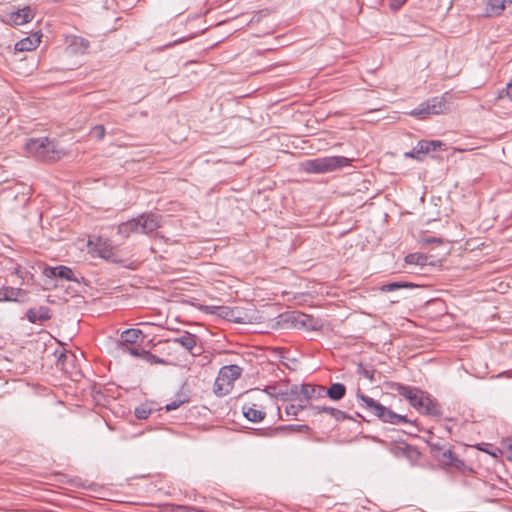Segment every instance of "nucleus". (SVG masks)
<instances>
[{
    "label": "nucleus",
    "instance_id": "1",
    "mask_svg": "<svg viewBox=\"0 0 512 512\" xmlns=\"http://www.w3.org/2000/svg\"><path fill=\"white\" fill-rule=\"evenodd\" d=\"M394 389L399 395L403 396L419 413L437 417L441 415L438 402L428 393L420 390L419 388L396 383L394 385Z\"/></svg>",
    "mask_w": 512,
    "mask_h": 512
},
{
    "label": "nucleus",
    "instance_id": "2",
    "mask_svg": "<svg viewBox=\"0 0 512 512\" xmlns=\"http://www.w3.org/2000/svg\"><path fill=\"white\" fill-rule=\"evenodd\" d=\"M161 226V216L155 213H142L139 216L122 222L118 225L117 232L124 238L131 234H150Z\"/></svg>",
    "mask_w": 512,
    "mask_h": 512
},
{
    "label": "nucleus",
    "instance_id": "3",
    "mask_svg": "<svg viewBox=\"0 0 512 512\" xmlns=\"http://www.w3.org/2000/svg\"><path fill=\"white\" fill-rule=\"evenodd\" d=\"M350 162L351 159L344 156H326L305 160L301 167L306 173L323 174L346 167Z\"/></svg>",
    "mask_w": 512,
    "mask_h": 512
},
{
    "label": "nucleus",
    "instance_id": "4",
    "mask_svg": "<svg viewBox=\"0 0 512 512\" xmlns=\"http://www.w3.org/2000/svg\"><path fill=\"white\" fill-rule=\"evenodd\" d=\"M242 368L236 364L223 366L214 383V392L218 396L227 395L232 387L235 380H237L242 374Z\"/></svg>",
    "mask_w": 512,
    "mask_h": 512
},
{
    "label": "nucleus",
    "instance_id": "5",
    "mask_svg": "<svg viewBox=\"0 0 512 512\" xmlns=\"http://www.w3.org/2000/svg\"><path fill=\"white\" fill-rule=\"evenodd\" d=\"M436 96L428 99L426 102L421 103L417 108L413 109L409 114L419 119H425L429 115H438L446 112L449 109L446 96Z\"/></svg>",
    "mask_w": 512,
    "mask_h": 512
},
{
    "label": "nucleus",
    "instance_id": "6",
    "mask_svg": "<svg viewBox=\"0 0 512 512\" xmlns=\"http://www.w3.org/2000/svg\"><path fill=\"white\" fill-rule=\"evenodd\" d=\"M357 398L360 401L362 408L369 411L374 416L378 417L381 421L389 424L395 423L396 413L388 407L382 405L373 398L364 395L360 391L357 392Z\"/></svg>",
    "mask_w": 512,
    "mask_h": 512
},
{
    "label": "nucleus",
    "instance_id": "7",
    "mask_svg": "<svg viewBox=\"0 0 512 512\" xmlns=\"http://www.w3.org/2000/svg\"><path fill=\"white\" fill-rule=\"evenodd\" d=\"M25 149L28 154L42 159L52 160L54 159V144L47 138H31L25 144Z\"/></svg>",
    "mask_w": 512,
    "mask_h": 512
},
{
    "label": "nucleus",
    "instance_id": "8",
    "mask_svg": "<svg viewBox=\"0 0 512 512\" xmlns=\"http://www.w3.org/2000/svg\"><path fill=\"white\" fill-rule=\"evenodd\" d=\"M204 309L207 313L217 315L230 322L239 324L250 322L249 315L241 307L205 306Z\"/></svg>",
    "mask_w": 512,
    "mask_h": 512
},
{
    "label": "nucleus",
    "instance_id": "9",
    "mask_svg": "<svg viewBox=\"0 0 512 512\" xmlns=\"http://www.w3.org/2000/svg\"><path fill=\"white\" fill-rule=\"evenodd\" d=\"M88 246L90 248V251L95 253L98 257L113 262L117 261L115 247L112 245L109 239L102 237H94L92 239H89Z\"/></svg>",
    "mask_w": 512,
    "mask_h": 512
},
{
    "label": "nucleus",
    "instance_id": "10",
    "mask_svg": "<svg viewBox=\"0 0 512 512\" xmlns=\"http://www.w3.org/2000/svg\"><path fill=\"white\" fill-rule=\"evenodd\" d=\"M442 146H444V144L439 140H420L416 146L413 147L411 151L406 152L404 156L421 161L427 154L441 149Z\"/></svg>",
    "mask_w": 512,
    "mask_h": 512
},
{
    "label": "nucleus",
    "instance_id": "11",
    "mask_svg": "<svg viewBox=\"0 0 512 512\" xmlns=\"http://www.w3.org/2000/svg\"><path fill=\"white\" fill-rule=\"evenodd\" d=\"M283 431L310 433L311 428L305 424H301V425L291 424V425L279 426V427H275V428L260 429L258 434L261 436H264V437H274Z\"/></svg>",
    "mask_w": 512,
    "mask_h": 512
},
{
    "label": "nucleus",
    "instance_id": "12",
    "mask_svg": "<svg viewBox=\"0 0 512 512\" xmlns=\"http://www.w3.org/2000/svg\"><path fill=\"white\" fill-rule=\"evenodd\" d=\"M34 17V13L29 6H26L17 11L11 12L8 15L7 21L12 25H23L30 22Z\"/></svg>",
    "mask_w": 512,
    "mask_h": 512
},
{
    "label": "nucleus",
    "instance_id": "13",
    "mask_svg": "<svg viewBox=\"0 0 512 512\" xmlns=\"http://www.w3.org/2000/svg\"><path fill=\"white\" fill-rule=\"evenodd\" d=\"M436 457L443 466L454 467L456 469H460L464 466V462L459 459L450 449L439 451Z\"/></svg>",
    "mask_w": 512,
    "mask_h": 512
},
{
    "label": "nucleus",
    "instance_id": "14",
    "mask_svg": "<svg viewBox=\"0 0 512 512\" xmlns=\"http://www.w3.org/2000/svg\"><path fill=\"white\" fill-rule=\"evenodd\" d=\"M318 395H324V397H329L333 401L341 400L346 394V387L344 384L336 382L330 385L329 388L324 387V389H318Z\"/></svg>",
    "mask_w": 512,
    "mask_h": 512
},
{
    "label": "nucleus",
    "instance_id": "15",
    "mask_svg": "<svg viewBox=\"0 0 512 512\" xmlns=\"http://www.w3.org/2000/svg\"><path fill=\"white\" fill-rule=\"evenodd\" d=\"M171 341L175 344H179L184 349L189 351L192 355H195L192 350L197 344V336L189 332H184L181 335L174 337Z\"/></svg>",
    "mask_w": 512,
    "mask_h": 512
},
{
    "label": "nucleus",
    "instance_id": "16",
    "mask_svg": "<svg viewBox=\"0 0 512 512\" xmlns=\"http://www.w3.org/2000/svg\"><path fill=\"white\" fill-rule=\"evenodd\" d=\"M140 337H144L143 332L140 329H126L120 335L119 347L136 344Z\"/></svg>",
    "mask_w": 512,
    "mask_h": 512
},
{
    "label": "nucleus",
    "instance_id": "17",
    "mask_svg": "<svg viewBox=\"0 0 512 512\" xmlns=\"http://www.w3.org/2000/svg\"><path fill=\"white\" fill-rule=\"evenodd\" d=\"M510 4H512V0H487L485 16H498Z\"/></svg>",
    "mask_w": 512,
    "mask_h": 512
},
{
    "label": "nucleus",
    "instance_id": "18",
    "mask_svg": "<svg viewBox=\"0 0 512 512\" xmlns=\"http://www.w3.org/2000/svg\"><path fill=\"white\" fill-rule=\"evenodd\" d=\"M3 298L4 302H18L24 301L27 296V291L22 288H14L10 286H3Z\"/></svg>",
    "mask_w": 512,
    "mask_h": 512
},
{
    "label": "nucleus",
    "instance_id": "19",
    "mask_svg": "<svg viewBox=\"0 0 512 512\" xmlns=\"http://www.w3.org/2000/svg\"><path fill=\"white\" fill-rule=\"evenodd\" d=\"M314 414L327 413L332 418H334L337 422L344 421L345 419H349L350 417L344 412L337 408L328 407V406H311Z\"/></svg>",
    "mask_w": 512,
    "mask_h": 512
},
{
    "label": "nucleus",
    "instance_id": "20",
    "mask_svg": "<svg viewBox=\"0 0 512 512\" xmlns=\"http://www.w3.org/2000/svg\"><path fill=\"white\" fill-rule=\"evenodd\" d=\"M40 43V35L33 34L21 39L15 44V50L24 52L34 50Z\"/></svg>",
    "mask_w": 512,
    "mask_h": 512
},
{
    "label": "nucleus",
    "instance_id": "21",
    "mask_svg": "<svg viewBox=\"0 0 512 512\" xmlns=\"http://www.w3.org/2000/svg\"><path fill=\"white\" fill-rule=\"evenodd\" d=\"M242 410L244 417L251 422H261L266 417L265 411L257 408L256 404L251 406H243Z\"/></svg>",
    "mask_w": 512,
    "mask_h": 512
},
{
    "label": "nucleus",
    "instance_id": "22",
    "mask_svg": "<svg viewBox=\"0 0 512 512\" xmlns=\"http://www.w3.org/2000/svg\"><path fill=\"white\" fill-rule=\"evenodd\" d=\"M69 47L74 53L84 54L89 48V41L83 37L73 36L70 39Z\"/></svg>",
    "mask_w": 512,
    "mask_h": 512
},
{
    "label": "nucleus",
    "instance_id": "23",
    "mask_svg": "<svg viewBox=\"0 0 512 512\" xmlns=\"http://www.w3.org/2000/svg\"><path fill=\"white\" fill-rule=\"evenodd\" d=\"M303 391V400L308 401L311 399H320L323 398L324 395H318L319 390L318 389H324V386L322 385H312V384H302Z\"/></svg>",
    "mask_w": 512,
    "mask_h": 512
},
{
    "label": "nucleus",
    "instance_id": "24",
    "mask_svg": "<svg viewBox=\"0 0 512 512\" xmlns=\"http://www.w3.org/2000/svg\"><path fill=\"white\" fill-rule=\"evenodd\" d=\"M407 264L425 266L428 264V257L421 253H411L405 257Z\"/></svg>",
    "mask_w": 512,
    "mask_h": 512
},
{
    "label": "nucleus",
    "instance_id": "25",
    "mask_svg": "<svg viewBox=\"0 0 512 512\" xmlns=\"http://www.w3.org/2000/svg\"><path fill=\"white\" fill-rule=\"evenodd\" d=\"M404 449L406 450L403 454L404 458L408 459L411 463L418 461L420 453L417 448L408 444H404Z\"/></svg>",
    "mask_w": 512,
    "mask_h": 512
},
{
    "label": "nucleus",
    "instance_id": "26",
    "mask_svg": "<svg viewBox=\"0 0 512 512\" xmlns=\"http://www.w3.org/2000/svg\"><path fill=\"white\" fill-rule=\"evenodd\" d=\"M57 277L68 281H76L71 268L67 266H57Z\"/></svg>",
    "mask_w": 512,
    "mask_h": 512
},
{
    "label": "nucleus",
    "instance_id": "27",
    "mask_svg": "<svg viewBox=\"0 0 512 512\" xmlns=\"http://www.w3.org/2000/svg\"><path fill=\"white\" fill-rule=\"evenodd\" d=\"M141 358L145 362H147V363H149L151 365H153V364H164L165 363L164 359L159 358L158 356L152 354L150 351H146V350H142L141 351Z\"/></svg>",
    "mask_w": 512,
    "mask_h": 512
},
{
    "label": "nucleus",
    "instance_id": "28",
    "mask_svg": "<svg viewBox=\"0 0 512 512\" xmlns=\"http://www.w3.org/2000/svg\"><path fill=\"white\" fill-rule=\"evenodd\" d=\"M407 287H413V284L408 283V282H391V283L383 285L381 287V290L384 292H390V291L398 290L400 288H407Z\"/></svg>",
    "mask_w": 512,
    "mask_h": 512
},
{
    "label": "nucleus",
    "instance_id": "29",
    "mask_svg": "<svg viewBox=\"0 0 512 512\" xmlns=\"http://www.w3.org/2000/svg\"><path fill=\"white\" fill-rule=\"evenodd\" d=\"M302 388V385H292L290 388H289V392L288 394L292 397L293 400H299L300 402L303 401V389H300Z\"/></svg>",
    "mask_w": 512,
    "mask_h": 512
},
{
    "label": "nucleus",
    "instance_id": "30",
    "mask_svg": "<svg viewBox=\"0 0 512 512\" xmlns=\"http://www.w3.org/2000/svg\"><path fill=\"white\" fill-rule=\"evenodd\" d=\"M304 408H306V405L302 404L301 402L298 404H290L286 406L285 412L289 416H296Z\"/></svg>",
    "mask_w": 512,
    "mask_h": 512
},
{
    "label": "nucleus",
    "instance_id": "31",
    "mask_svg": "<svg viewBox=\"0 0 512 512\" xmlns=\"http://www.w3.org/2000/svg\"><path fill=\"white\" fill-rule=\"evenodd\" d=\"M38 319H40V323H43L51 318V310L46 306H41L37 310Z\"/></svg>",
    "mask_w": 512,
    "mask_h": 512
},
{
    "label": "nucleus",
    "instance_id": "32",
    "mask_svg": "<svg viewBox=\"0 0 512 512\" xmlns=\"http://www.w3.org/2000/svg\"><path fill=\"white\" fill-rule=\"evenodd\" d=\"M150 413H151V409H149L145 406L135 408V416L137 419H140V420L147 419L149 417Z\"/></svg>",
    "mask_w": 512,
    "mask_h": 512
},
{
    "label": "nucleus",
    "instance_id": "33",
    "mask_svg": "<svg viewBox=\"0 0 512 512\" xmlns=\"http://www.w3.org/2000/svg\"><path fill=\"white\" fill-rule=\"evenodd\" d=\"M91 135L98 140H102L105 136V128L103 125H96L91 129Z\"/></svg>",
    "mask_w": 512,
    "mask_h": 512
},
{
    "label": "nucleus",
    "instance_id": "34",
    "mask_svg": "<svg viewBox=\"0 0 512 512\" xmlns=\"http://www.w3.org/2000/svg\"><path fill=\"white\" fill-rule=\"evenodd\" d=\"M120 349L125 354H130L134 357H141L142 350H140L138 347L129 345V346L120 347Z\"/></svg>",
    "mask_w": 512,
    "mask_h": 512
},
{
    "label": "nucleus",
    "instance_id": "35",
    "mask_svg": "<svg viewBox=\"0 0 512 512\" xmlns=\"http://www.w3.org/2000/svg\"><path fill=\"white\" fill-rule=\"evenodd\" d=\"M26 316H27V319L29 322L35 324L37 322L40 323V319H38V313H37V310L34 309V308H30L27 310V313H26Z\"/></svg>",
    "mask_w": 512,
    "mask_h": 512
},
{
    "label": "nucleus",
    "instance_id": "36",
    "mask_svg": "<svg viewBox=\"0 0 512 512\" xmlns=\"http://www.w3.org/2000/svg\"><path fill=\"white\" fill-rule=\"evenodd\" d=\"M309 316L305 314L298 315L297 318H295V325L299 327H306V322L309 321Z\"/></svg>",
    "mask_w": 512,
    "mask_h": 512
},
{
    "label": "nucleus",
    "instance_id": "37",
    "mask_svg": "<svg viewBox=\"0 0 512 512\" xmlns=\"http://www.w3.org/2000/svg\"><path fill=\"white\" fill-rule=\"evenodd\" d=\"M185 402V400H174V401H171L170 403H167L165 405V409L166 411H172V410H175L177 409L181 404H183Z\"/></svg>",
    "mask_w": 512,
    "mask_h": 512
},
{
    "label": "nucleus",
    "instance_id": "38",
    "mask_svg": "<svg viewBox=\"0 0 512 512\" xmlns=\"http://www.w3.org/2000/svg\"><path fill=\"white\" fill-rule=\"evenodd\" d=\"M392 453L396 456V457H403V454L404 452L406 451L404 449V444H400V445H396L394 446L392 449H391Z\"/></svg>",
    "mask_w": 512,
    "mask_h": 512
},
{
    "label": "nucleus",
    "instance_id": "39",
    "mask_svg": "<svg viewBox=\"0 0 512 512\" xmlns=\"http://www.w3.org/2000/svg\"><path fill=\"white\" fill-rule=\"evenodd\" d=\"M287 351L284 348H275L274 354L280 359L281 362L284 363V359H288L286 357Z\"/></svg>",
    "mask_w": 512,
    "mask_h": 512
},
{
    "label": "nucleus",
    "instance_id": "40",
    "mask_svg": "<svg viewBox=\"0 0 512 512\" xmlns=\"http://www.w3.org/2000/svg\"><path fill=\"white\" fill-rule=\"evenodd\" d=\"M394 421H395L394 425H398V424H402V423H411V421L405 415H400L397 413H396V417H395Z\"/></svg>",
    "mask_w": 512,
    "mask_h": 512
},
{
    "label": "nucleus",
    "instance_id": "41",
    "mask_svg": "<svg viewBox=\"0 0 512 512\" xmlns=\"http://www.w3.org/2000/svg\"><path fill=\"white\" fill-rule=\"evenodd\" d=\"M263 391L265 393H267L271 397H274V396L277 395V388H276V386H266Z\"/></svg>",
    "mask_w": 512,
    "mask_h": 512
},
{
    "label": "nucleus",
    "instance_id": "42",
    "mask_svg": "<svg viewBox=\"0 0 512 512\" xmlns=\"http://www.w3.org/2000/svg\"><path fill=\"white\" fill-rule=\"evenodd\" d=\"M57 267H49L45 269V275L47 277H57Z\"/></svg>",
    "mask_w": 512,
    "mask_h": 512
},
{
    "label": "nucleus",
    "instance_id": "43",
    "mask_svg": "<svg viewBox=\"0 0 512 512\" xmlns=\"http://www.w3.org/2000/svg\"><path fill=\"white\" fill-rule=\"evenodd\" d=\"M179 509L181 512H198V508L192 506H180Z\"/></svg>",
    "mask_w": 512,
    "mask_h": 512
},
{
    "label": "nucleus",
    "instance_id": "44",
    "mask_svg": "<svg viewBox=\"0 0 512 512\" xmlns=\"http://www.w3.org/2000/svg\"><path fill=\"white\" fill-rule=\"evenodd\" d=\"M424 243H442V240L440 238H436V237H428V238H425L424 240Z\"/></svg>",
    "mask_w": 512,
    "mask_h": 512
},
{
    "label": "nucleus",
    "instance_id": "45",
    "mask_svg": "<svg viewBox=\"0 0 512 512\" xmlns=\"http://www.w3.org/2000/svg\"><path fill=\"white\" fill-rule=\"evenodd\" d=\"M506 94L512 100V81L506 86Z\"/></svg>",
    "mask_w": 512,
    "mask_h": 512
},
{
    "label": "nucleus",
    "instance_id": "46",
    "mask_svg": "<svg viewBox=\"0 0 512 512\" xmlns=\"http://www.w3.org/2000/svg\"><path fill=\"white\" fill-rule=\"evenodd\" d=\"M507 454L508 458L512 460V439L509 441V444L507 446Z\"/></svg>",
    "mask_w": 512,
    "mask_h": 512
},
{
    "label": "nucleus",
    "instance_id": "47",
    "mask_svg": "<svg viewBox=\"0 0 512 512\" xmlns=\"http://www.w3.org/2000/svg\"><path fill=\"white\" fill-rule=\"evenodd\" d=\"M67 358H68V355H67L65 352H62V353L59 355V357H58V361H59V362H64V361H66V360H67Z\"/></svg>",
    "mask_w": 512,
    "mask_h": 512
},
{
    "label": "nucleus",
    "instance_id": "48",
    "mask_svg": "<svg viewBox=\"0 0 512 512\" xmlns=\"http://www.w3.org/2000/svg\"><path fill=\"white\" fill-rule=\"evenodd\" d=\"M180 42H182V39H178V40L174 41L173 43L166 45V47H171V46H173V45H175L177 43H180Z\"/></svg>",
    "mask_w": 512,
    "mask_h": 512
},
{
    "label": "nucleus",
    "instance_id": "49",
    "mask_svg": "<svg viewBox=\"0 0 512 512\" xmlns=\"http://www.w3.org/2000/svg\"><path fill=\"white\" fill-rule=\"evenodd\" d=\"M15 274L22 277L20 267L15 268Z\"/></svg>",
    "mask_w": 512,
    "mask_h": 512
},
{
    "label": "nucleus",
    "instance_id": "50",
    "mask_svg": "<svg viewBox=\"0 0 512 512\" xmlns=\"http://www.w3.org/2000/svg\"><path fill=\"white\" fill-rule=\"evenodd\" d=\"M3 293H4V292H3V287H1V288H0V302H3V301H4V299H2V298H3Z\"/></svg>",
    "mask_w": 512,
    "mask_h": 512
},
{
    "label": "nucleus",
    "instance_id": "51",
    "mask_svg": "<svg viewBox=\"0 0 512 512\" xmlns=\"http://www.w3.org/2000/svg\"><path fill=\"white\" fill-rule=\"evenodd\" d=\"M402 2H404L405 0H401Z\"/></svg>",
    "mask_w": 512,
    "mask_h": 512
}]
</instances>
